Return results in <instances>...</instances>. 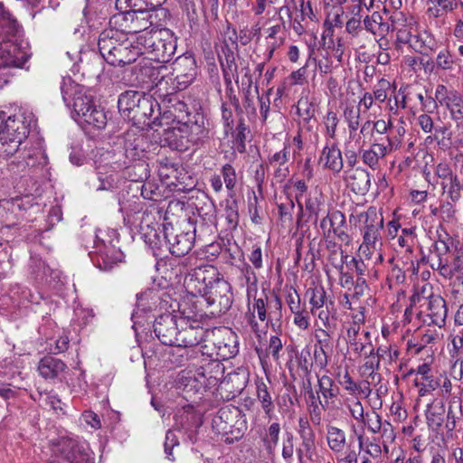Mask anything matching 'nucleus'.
I'll list each match as a JSON object with an SVG mask.
<instances>
[{"label":"nucleus","mask_w":463,"mask_h":463,"mask_svg":"<svg viewBox=\"0 0 463 463\" xmlns=\"http://www.w3.org/2000/svg\"><path fill=\"white\" fill-rule=\"evenodd\" d=\"M63 101L68 107H72L76 120L92 126L98 129L106 127L108 118L106 112L97 107L91 95L87 94L82 85L76 83L71 78H64L61 85Z\"/></svg>","instance_id":"1"},{"label":"nucleus","mask_w":463,"mask_h":463,"mask_svg":"<svg viewBox=\"0 0 463 463\" xmlns=\"http://www.w3.org/2000/svg\"><path fill=\"white\" fill-rule=\"evenodd\" d=\"M34 122V115L29 110L20 109L9 116L0 110V160H8L19 151Z\"/></svg>","instance_id":"2"},{"label":"nucleus","mask_w":463,"mask_h":463,"mask_svg":"<svg viewBox=\"0 0 463 463\" xmlns=\"http://www.w3.org/2000/svg\"><path fill=\"white\" fill-rule=\"evenodd\" d=\"M98 46L101 56L112 66H124L134 62L142 54V48L124 34L102 31Z\"/></svg>","instance_id":"3"},{"label":"nucleus","mask_w":463,"mask_h":463,"mask_svg":"<svg viewBox=\"0 0 463 463\" xmlns=\"http://www.w3.org/2000/svg\"><path fill=\"white\" fill-rule=\"evenodd\" d=\"M118 233L114 229H98L95 233L94 252L91 260L100 270L109 271L124 260V254L118 246Z\"/></svg>","instance_id":"4"},{"label":"nucleus","mask_w":463,"mask_h":463,"mask_svg":"<svg viewBox=\"0 0 463 463\" xmlns=\"http://www.w3.org/2000/svg\"><path fill=\"white\" fill-rule=\"evenodd\" d=\"M137 43L142 48V54L150 53L153 60L169 61L175 52L176 38L167 28L151 30L137 36Z\"/></svg>","instance_id":"5"},{"label":"nucleus","mask_w":463,"mask_h":463,"mask_svg":"<svg viewBox=\"0 0 463 463\" xmlns=\"http://www.w3.org/2000/svg\"><path fill=\"white\" fill-rule=\"evenodd\" d=\"M255 314L258 318L264 322L266 321L267 326L269 324L272 327L282 318V301L278 295L269 299L268 297L264 298H254L252 304L249 303V313L246 314V319L254 333L260 332V326L255 319Z\"/></svg>","instance_id":"6"},{"label":"nucleus","mask_w":463,"mask_h":463,"mask_svg":"<svg viewBox=\"0 0 463 463\" xmlns=\"http://www.w3.org/2000/svg\"><path fill=\"white\" fill-rule=\"evenodd\" d=\"M55 458L50 463H94V456L85 441L62 438L55 450Z\"/></svg>","instance_id":"7"},{"label":"nucleus","mask_w":463,"mask_h":463,"mask_svg":"<svg viewBox=\"0 0 463 463\" xmlns=\"http://www.w3.org/2000/svg\"><path fill=\"white\" fill-rule=\"evenodd\" d=\"M163 235L170 252L181 257L192 250L195 240V229L188 223L182 231L176 232L172 223H165Z\"/></svg>","instance_id":"8"},{"label":"nucleus","mask_w":463,"mask_h":463,"mask_svg":"<svg viewBox=\"0 0 463 463\" xmlns=\"http://www.w3.org/2000/svg\"><path fill=\"white\" fill-rule=\"evenodd\" d=\"M218 269L212 265L194 268L189 271L184 279V288L187 295L203 298L207 293L209 286L216 279Z\"/></svg>","instance_id":"9"},{"label":"nucleus","mask_w":463,"mask_h":463,"mask_svg":"<svg viewBox=\"0 0 463 463\" xmlns=\"http://www.w3.org/2000/svg\"><path fill=\"white\" fill-rule=\"evenodd\" d=\"M163 293L157 289L149 288L137 295L136 308L132 313L133 327L144 326L147 313L157 308L166 309L167 301L163 299Z\"/></svg>","instance_id":"10"},{"label":"nucleus","mask_w":463,"mask_h":463,"mask_svg":"<svg viewBox=\"0 0 463 463\" xmlns=\"http://www.w3.org/2000/svg\"><path fill=\"white\" fill-rule=\"evenodd\" d=\"M216 279L209 286L207 293L203 295V298L206 301L208 306H218L216 310L218 313L227 311L232 303L231 285L222 277L219 271L216 275Z\"/></svg>","instance_id":"11"},{"label":"nucleus","mask_w":463,"mask_h":463,"mask_svg":"<svg viewBox=\"0 0 463 463\" xmlns=\"http://www.w3.org/2000/svg\"><path fill=\"white\" fill-rule=\"evenodd\" d=\"M154 332L158 340L165 345H175L178 336V324L175 316L165 313L154 321Z\"/></svg>","instance_id":"12"},{"label":"nucleus","mask_w":463,"mask_h":463,"mask_svg":"<svg viewBox=\"0 0 463 463\" xmlns=\"http://www.w3.org/2000/svg\"><path fill=\"white\" fill-rule=\"evenodd\" d=\"M293 2L296 6L295 12L290 20V25L294 33L300 36L307 32L308 20L314 21L316 19V15L309 1L293 0Z\"/></svg>","instance_id":"13"},{"label":"nucleus","mask_w":463,"mask_h":463,"mask_svg":"<svg viewBox=\"0 0 463 463\" xmlns=\"http://www.w3.org/2000/svg\"><path fill=\"white\" fill-rule=\"evenodd\" d=\"M346 342L351 350L360 356L366 352L370 354L374 351L370 332L361 330L358 325H353L347 329Z\"/></svg>","instance_id":"14"},{"label":"nucleus","mask_w":463,"mask_h":463,"mask_svg":"<svg viewBox=\"0 0 463 463\" xmlns=\"http://www.w3.org/2000/svg\"><path fill=\"white\" fill-rule=\"evenodd\" d=\"M241 411L238 408L224 407L218 411L213 417L212 426L213 430L223 437L229 434L240 417Z\"/></svg>","instance_id":"15"},{"label":"nucleus","mask_w":463,"mask_h":463,"mask_svg":"<svg viewBox=\"0 0 463 463\" xmlns=\"http://www.w3.org/2000/svg\"><path fill=\"white\" fill-rule=\"evenodd\" d=\"M345 179L350 189L356 194L364 195L370 189V174L363 168L358 167L345 171Z\"/></svg>","instance_id":"16"},{"label":"nucleus","mask_w":463,"mask_h":463,"mask_svg":"<svg viewBox=\"0 0 463 463\" xmlns=\"http://www.w3.org/2000/svg\"><path fill=\"white\" fill-rule=\"evenodd\" d=\"M319 162L334 174H339L344 167L342 152L335 143H326L322 150Z\"/></svg>","instance_id":"17"},{"label":"nucleus","mask_w":463,"mask_h":463,"mask_svg":"<svg viewBox=\"0 0 463 463\" xmlns=\"http://www.w3.org/2000/svg\"><path fill=\"white\" fill-rule=\"evenodd\" d=\"M205 330L201 325H189L178 328V336L175 346L193 347L199 345L205 336Z\"/></svg>","instance_id":"18"},{"label":"nucleus","mask_w":463,"mask_h":463,"mask_svg":"<svg viewBox=\"0 0 463 463\" xmlns=\"http://www.w3.org/2000/svg\"><path fill=\"white\" fill-rule=\"evenodd\" d=\"M414 384L419 388V395L425 396L439 388V381L430 373L427 364L418 366Z\"/></svg>","instance_id":"19"},{"label":"nucleus","mask_w":463,"mask_h":463,"mask_svg":"<svg viewBox=\"0 0 463 463\" xmlns=\"http://www.w3.org/2000/svg\"><path fill=\"white\" fill-rule=\"evenodd\" d=\"M38 372L46 380L60 379L65 373L67 365L58 358L48 355L39 361Z\"/></svg>","instance_id":"20"},{"label":"nucleus","mask_w":463,"mask_h":463,"mask_svg":"<svg viewBox=\"0 0 463 463\" xmlns=\"http://www.w3.org/2000/svg\"><path fill=\"white\" fill-rule=\"evenodd\" d=\"M289 160V147H284L269 157V165L274 168L273 176L277 182L282 183L289 175L287 163Z\"/></svg>","instance_id":"21"},{"label":"nucleus","mask_w":463,"mask_h":463,"mask_svg":"<svg viewBox=\"0 0 463 463\" xmlns=\"http://www.w3.org/2000/svg\"><path fill=\"white\" fill-rule=\"evenodd\" d=\"M349 222L363 232L366 229L374 226L375 223L383 222V218L378 214L375 207H369L364 212H353L350 214Z\"/></svg>","instance_id":"22"},{"label":"nucleus","mask_w":463,"mask_h":463,"mask_svg":"<svg viewBox=\"0 0 463 463\" xmlns=\"http://www.w3.org/2000/svg\"><path fill=\"white\" fill-rule=\"evenodd\" d=\"M428 314L430 324L439 328L445 326L447 317L446 302L440 296L431 295L428 299Z\"/></svg>","instance_id":"23"},{"label":"nucleus","mask_w":463,"mask_h":463,"mask_svg":"<svg viewBox=\"0 0 463 463\" xmlns=\"http://www.w3.org/2000/svg\"><path fill=\"white\" fill-rule=\"evenodd\" d=\"M364 30L373 35L374 40L379 38L383 40L390 32L391 26L387 22H383V18L379 12H373L370 15H366L363 19Z\"/></svg>","instance_id":"24"},{"label":"nucleus","mask_w":463,"mask_h":463,"mask_svg":"<svg viewBox=\"0 0 463 463\" xmlns=\"http://www.w3.org/2000/svg\"><path fill=\"white\" fill-rule=\"evenodd\" d=\"M383 227V222L375 223L374 226L366 229L363 232V243L360 245L359 250L362 254L370 258L374 250H377L378 245H381V231Z\"/></svg>","instance_id":"25"},{"label":"nucleus","mask_w":463,"mask_h":463,"mask_svg":"<svg viewBox=\"0 0 463 463\" xmlns=\"http://www.w3.org/2000/svg\"><path fill=\"white\" fill-rule=\"evenodd\" d=\"M143 94L141 91L127 90L118 96V107L125 118L132 119Z\"/></svg>","instance_id":"26"},{"label":"nucleus","mask_w":463,"mask_h":463,"mask_svg":"<svg viewBox=\"0 0 463 463\" xmlns=\"http://www.w3.org/2000/svg\"><path fill=\"white\" fill-rule=\"evenodd\" d=\"M352 430L357 439L359 453L364 452L363 455L374 459L382 457V446L377 438H373L371 440L366 439L364 430L357 431L354 425L352 426Z\"/></svg>","instance_id":"27"},{"label":"nucleus","mask_w":463,"mask_h":463,"mask_svg":"<svg viewBox=\"0 0 463 463\" xmlns=\"http://www.w3.org/2000/svg\"><path fill=\"white\" fill-rule=\"evenodd\" d=\"M389 227L393 228L394 232H397L399 225L395 222H390ZM389 234L392 236V239L396 241L400 250L411 253L413 246L416 241L415 229L414 228H404L402 230L400 234L392 235V232L389 229Z\"/></svg>","instance_id":"28"},{"label":"nucleus","mask_w":463,"mask_h":463,"mask_svg":"<svg viewBox=\"0 0 463 463\" xmlns=\"http://www.w3.org/2000/svg\"><path fill=\"white\" fill-rule=\"evenodd\" d=\"M134 11H128L118 13L109 19V27L103 31H112L118 34H124L128 37L130 35L132 21H133Z\"/></svg>","instance_id":"29"},{"label":"nucleus","mask_w":463,"mask_h":463,"mask_svg":"<svg viewBox=\"0 0 463 463\" xmlns=\"http://www.w3.org/2000/svg\"><path fill=\"white\" fill-rule=\"evenodd\" d=\"M224 57H220L219 61L221 63L223 80L226 87H231L232 80L236 83L239 81L238 66L235 60V55L231 50L223 52Z\"/></svg>","instance_id":"30"},{"label":"nucleus","mask_w":463,"mask_h":463,"mask_svg":"<svg viewBox=\"0 0 463 463\" xmlns=\"http://www.w3.org/2000/svg\"><path fill=\"white\" fill-rule=\"evenodd\" d=\"M411 48L417 52L428 55L438 48V43L430 31L423 30L414 34Z\"/></svg>","instance_id":"31"},{"label":"nucleus","mask_w":463,"mask_h":463,"mask_svg":"<svg viewBox=\"0 0 463 463\" xmlns=\"http://www.w3.org/2000/svg\"><path fill=\"white\" fill-rule=\"evenodd\" d=\"M186 133L184 125L172 128L165 131V140L172 149L185 151L191 148Z\"/></svg>","instance_id":"32"},{"label":"nucleus","mask_w":463,"mask_h":463,"mask_svg":"<svg viewBox=\"0 0 463 463\" xmlns=\"http://www.w3.org/2000/svg\"><path fill=\"white\" fill-rule=\"evenodd\" d=\"M344 120L347 125L348 135L350 139H355L356 142L361 139L360 135L356 131L360 127L361 109L353 106H347L343 112Z\"/></svg>","instance_id":"33"},{"label":"nucleus","mask_w":463,"mask_h":463,"mask_svg":"<svg viewBox=\"0 0 463 463\" xmlns=\"http://www.w3.org/2000/svg\"><path fill=\"white\" fill-rule=\"evenodd\" d=\"M175 425L182 429L189 430L197 428L201 422L198 415L191 405H187L178 410L175 414Z\"/></svg>","instance_id":"34"},{"label":"nucleus","mask_w":463,"mask_h":463,"mask_svg":"<svg viewBox=\"0 0 463 463\" xmlns=\"http://www.w3.org/2000/svg\"><path fill=\"white\" fill-rule=\"evenodd\" d=\"M326 441L329 449L335 453H341L346 444V434L342 429L338 427L327 425Z\"/></svg>","instance_id":"35"},{"label":"nucleus","mask_w":463,"mask_h":463,"mask_svg":"<svg viewBox=\"0 0 463 463\" xmlns=\"http://www.w3.org/2000/svg\"><path fill=\"white\" fill-rule=\"evenodd\" d=\"M318 392L324 398L323 408L329 406V400L335 399L339 393V388L335 384L334 380L328 375H323L317 379Z\"/></svg>","instance_id":"36"},{"label":"nucleus","mask_w":463,"mask_h":463,"mask_svg":"<svg viewBox=\"0 0 463 463\" xmlns=\"http://www.w3.org/2000/svg\"><path fill=\"white\" fill-rule=\"evenodd\" d=\"M179 311L181 314L180 322L182 325H201L202 318L203 317V313L200 308H198L195 303L193 304L192 307H189L187 301L184 300L179 305Z\"/></svg>","instance_id":"37"},{"label":"nucleus","mask_w":463,"mask_h":463,"mask_svg":"<svg viewBox=\"0 0 463 463\" xmlns=\"http://www.w3.org/2000/svg\"><path fill=\"white\" fill-rule=\"evenodd\" d=\"M183 125L191 147L203 143L209 137V130L203 124L194 122Z\"/></svg>","instance_id":"38"},{"label":"nucleus","mask_w":463,"mask_h":463,"mask_svg":"<svg viewBox=\"0 0 463 463\" xmlns=\"http://www.w3.org/2000/svg\"><path fill=\"white\" fill-rule=\"evenodd\" d=\"M445 407L443 402L431 403L427 406L426 420L428 426L438 430L444 422Z\"/></svg>","instance_id":"39"},{"label":"nucleus","mask_w":463,"mask_h":463,"mask_svg":"<svg viewBox=\"0 0 463 463\" xmlns=\"http://www.w3.org/2000/svg\"><path fill=\"white\" fill-rule=\"evenodd\" d=\"M345 223V217L340 211L328 213L320 222V228L325 235L335 232L338 228H343Z\"/></svg>","instance_id":"40"},{"label":"nucleus","mask_w":463,"mask_h":463,"mask_svg":"<svg viewBox=\"0 0 463 463\" xmlns=\"http://www.w3.org/2000/svg\"><path fill=\"white\" fill-rule=\"evenodd\" d=\"M447 107L449 110L451 119L456 123L457 128H460L463 122V99L456 92H451L447 97Z\"/></svg>","instance_id":"41"},{"label":"nucleus","mask_w":463,"mask_h":463,"mask_svg":"<svg viewBox=\"0 0 463 463\" xmlns=\"http://www.w3.org/2000/svg\"><path fill=\"white\" fill-rule=\"evenodd\" d=\"M380 349H378L377 354L374 351L372 353H364L363 355L364 356V363L361 366V372L363 375H367L372 379V381L380 380L381 375L376 373L380 366Z\"/></svg>","instance_id":"42"},{"label":"nucleus","mask_w":463,"mask_h":463,"mask_svg":"<svg viewBox=\"0 0 463 463\" xmlns=\"http://www.w3.org/2000/svg\"><path fill=\"white\" fill-rule=\"evenodd\" d=\"M156 107H158V104L155 103L152 97L144 93L131 120L141 121L142 119L153 117L155 108Z\"/></svg>","instance_id":"43"},{"label":"nucleus","mask_w":463,"mask_h":463,"mask_svg":"<svg viewBox=\"0 0 463 463\" xmlns=\"http://www.w3.org/2000/svg\"><path fill=\"white\" fill-rule=\"evenodd\" d=\"M257 398L261 404L265 414L270 418L274 412V404L272 397L269 392L267 384L260 381L256 383Z\"/></svg>","instance_id":"44"},{"label":"nucleus","mask_w":463,"mask_h":463,"mask_svg":"<svg viewBox=\"0 0 463 463\" xmlns=\"http://www.w3.org/2000/svg\"><path fill=\"white\" fill-rule=\"evenodd\" d=\"M436 336L437 334L430 330L424 334L418 333L408 340L407 346L410 350L419 354L428 345L432 344L435 341Z\"/></svg>","instance_id":"45"},{"label":"nucleus","mask_w":463,"mask_h":463,"mask_svg":"<svg viewBox=\"0 0 463 463\" xmlns=\"http://www.w3.org/2000/svg\"><path fill=\"white\" fill-rule=\"evenodd\" d=\"M152 15L143 11H134L133 21L131 27L130 35H134L139 33H146V30L153 24L151 20Z\"/></svg>","instance_id":"46"},{"label":"nucleus","mask_w":463,"mask_h":463,"mask_svg":"<svg viewBox=\"0 0 463 463\" xmlns=\"http://www.w3.org/2000/svg\"><path fill=\"white\" fill-rule=\"evenodd\" d=\"M371 124H373L371 131L372 137H375L374 134H378L379 137H385L392 128V122L391 119L387 121L384 119H378L373 122L367 120L361 126L360 134H364L366 129L370 128Z\"/></svg>","instance_id":"47"},{"label":"nucleus","mask_w":463,"mask_h":463,"mask_svg":"<svg viewBox=\"0 0 463 463\" xmlns=\"http://www.w3.org/2000/svg\"><path fill=\"white\" fill-rule=\"evenodd\" d=\"M450 247L445 240H438L434 242L431 255L430 257V263L442 262L450 260L449 257Z\"/></svg>","instance_id":"48"},{"label":"nucleus","mask_w":463,"mask_h":463,"mask_svg":"<svg viewBox=\"0 0 463 463\" xmlns=\"http://www.w3.org/2000/svg\"><path fill=\"white\" fill-rule=\"evenodd\" d=\"M306 294L309 298L312 313H314L315 309L321 308L326 303V292L321 285L309 288Z\"/></svg>","instance_id":"49"},{"label":"nucleus","mask_w":463,"mask_h":463,"mask_svg":"<svg viewBox=\"0 0 463 463\" xmlns=\"http://www.w3.org/2000/svg\"><path fill=\"white\" fill-rule=\"evenodd\" d=\"M395 142L386 141L385 137H373L369 149H373V152L377 153L382 158H384L387 155L397 150V144Z\"/></svg>","instance_id":"50"},{"label":"nucleus","mask_w":463,"mask_h":463,"mask_svg":"<svg viewBox=\"0 0 463 463\" xmlns=\"http://www.w3.org/2000/svg\"><path fill=\"white\" fill-rule=\"evenodd\" d=\"M344 406L348 410L350 416L357 422L364 420L366 413H364V406L358 397L353 396L344 400Z\"/></svg>","instance_id":"51"},{"label":"nucleus","mask_w":463,"mask_h":463,"mask_svg":"<svg viewBox=\"0 0 463 463\" xmlns=\"http://www.w3.org/2000/svg\"><path fill=\"white\" fill-rule=\"evenodd\" d=\"M238 420L234 422L232 429L229 430V434L224 437V441L232 444L234 441L241 439L247 430V421L245 416L240 413Z\"/></svg>","instance_id":"52"},{"label":"nucleus","mask_w":463,"mask_h":463,"mask_svg":"<svg viewBox=\"0 0 463 463\" xmlns=\"http://www.w3.org/2000/svg\"><path fill=\"white\" fill-rule=\"evenodd\" d=\"M297 113L303 121H309L315 116L314 103L307 96L301 97L296 106Z\"/></svg>","instance_id":"53"},{"label":"nucleus","mask_w":463,"mask_h":463,"mask_svg":"<svg viewBox=\"0 0 463 463\" xmlns=\"http://www.w3.org/2000/svg\"><path fill=\"white\" fill-rule=\"evenodd\" d=\"M323 124L325 127V134L330 139H334L336 135L337 126L339 124V118L334 110H328L324 116Z\"/></svg>","instance_id":"54"},{"label":"nucleus","mask_w":463,"mask_h":463,"mask_svg":"<svg viewBox=\"0 0 463 463\" xmlns=\"http://www.w3.org/2000/svg\"><path fill=\"white\" fill-rule=\"evenodd\" d=\"M454 65L455 61L450 52L447 48L440 50L436 57V68L442 71H452Z\"/></svg>","instance_id":"55"},{"label":"nucleus","mask_w":463,"mask_h":463,"mask_svg":"<svg viewBox=\"0 0 463 463\" xmlns=\"http://www.w3.org/2000/svg\"><path fill=\"white\" fill-rule=\"evenodd\" d=\"M315 449V439H301L300 446L297 449L299 463H304L305 458L311 459Z\"/></svg>","instance_id":"56"},{"label":"nucleus","mask_w":463,"mask_h":463,"mask_svg":"<svg viewBox=\"0 0 463 463\" xmlns=\"http://www.w3.org/2000/svg\"><path fill=\"white\" fill-rule=\"evenodd\" d=\"M382 421V417L378 413L373 411L371 413L367 412L364 420H361L360 423L365 426L373 434H379Z\"/></svg>","instance_id":"57"},{"label":"nucleus","mask_w":463,"mask_h":463,"mask_svg":"<svg viewBox=\"0 0 463 463\" xmlns=\"http://www.w3.org/2000/svg\"><path fill=\"white\" fill-rule=\"evenodd\" d=\"M221 172L227 190L232 191L237 184V175L234 167L230 164H225Z\"/></svg>","instance_id":"58"},{"label":"nucleus","mask_w":463,"mask_h":463,"mask_svg":"<svg viewBox=\"0 0 463 463\" xmlns=\"http://www.w3.org/2000/svg\"><path fill=\"white\" fill-rule=\"evenodd\" d=\"M344 9L342 7H337L332 10L328 15L327 18L325 21V25L328 26V29L336 27V28H342L344 24Z\"/></svg>","instance_id":"59"},{"label":"nucleus","mask_w":463,"mask_h":463,"mask_svg":"<svg viewBox=\"0 0 463 463\" xmlns=\"http://www.w3.org/2000/svg\"><path fill=\"white\" fill-rule=\"evenodd\" d=\"M45 403L46 405L50 406L51 409H52L58 415L65 414L66 404L61 402V400L56 393L52 392H46Z\"/></svg>","instance_id":"60"},{"label":"nucleus","mask_w":463,"mask_h":463,"mask_svg":"<svg viewBox=\"0 0 463 463\" xmlns=\"http://www.w3.org/2000/svg\"><path fill=\"white\" fill-rule=\"evenodd\" d=\"M435 175L438 178L442 179L441 186H442L443 190L445 191V189L447 187V184L445 182L450 180L455 175V174L451 170L449 164L439 163L435 167Z\"/></svg>","instance_id":"61"},{"label":"nucleus","mask_w":463,"mask_h":463,"mask_svg":"<svg viewBox=\"0 0 463 463\" xmlns=\"http://www.w3.org/2000/svg\"><path fill=\"white\" fill-rule=\"evenodd\" d=\"M345 31L353 37L358 38L363 34L364 26L360 17L353 16L345 24Z\"/></svg>","instance_id":"62"},{"label":"nucleus","mask_w":463,"mask_h":463,"mask_svg":"<svg viewBox=\"0 0 463 463\" xmlns=\"http://www.w3.org/2000/svg\"><path fill=\"white\" fill-rule=\"evenodd\" d=\"M447 184V194L453 202H457L461 197V188L459 178L455 175Z\"/></svg>","instance_id":"63"},{"label":"nucleus","mask_w":463,"mask_h":463,"mask_svg":"<svg viewBox=\"0 0 463 463\" xmlns=\"http://www.w3.org/2000/svg\"><path fill=\"white\" fill-rule=\"evenodd\" d=\"M295 204L292 200L287 199L286 203H280L278 204L279 215L283 222H291L292 213L294 211Z\"/></svg>","instance_id":"64"}]
</instances>
